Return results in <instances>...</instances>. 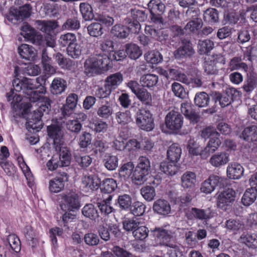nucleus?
Returning <instances> with one entry per match:
<instances>
[{"mask_svg": "<svg viewBox=\"0 0 257 257\" xmlns=\"http://www.w3.org/2000/svg\"><path fill=\"white\" fill-rule=\"evenodd\" d=\"M12 106L17 115H24L28 114L31 109H33V113L29 115V117H29L27 127L32 129L40 128L36 124L41 123L40 119L43 115L42 112L37 111V109H34V106L30 103L25 102L20 95L15 94L13 96Z\"/></svg>", "mask_w": 257, "mask_h": 257, "instance_id": "nucleus-1", "label": "nucleus"}, {"mask_svg": "<svg viewBox=\"0 0 257 257\" xmlns=\"http://www.w3.org/2000/svg\"><path fill=\"white\" fill-rule=\"evenodd\" d=\"M34 80L27 78H24L22 80L16 79L13 82V86L16 91H22L23 93L26 95L25 97L29 99L31 102L38 103L44 97L42 94L46 93V88L42 86L40 91L33 90L38 88Z\"/></svg>", "mask_w": 257, "mask_h": 257, "instance_id": "nucleus-2", "label": "nucleus"}, {"mask_svg": "<svg viewBox=\"0 0 257 257\" xmlns=\"http://www.w3.org/2000/svg\"><path fill=\"white\" fill-rule=\"evenodd\" d=\"M136 122L140 128L148 132L153 130L155 126L152 114L150 111L144 109L138 111Z\"/></svg>", "mask_w": 257, "mask_h": 257, "instance_id": "nucleus-3", "label": "nucleus"}, {"mask_svg": "<svg viewBox=\"0 0 257 257\" xmlns=\"http://www.w3.org/2000/svg\"><path fill=\"white\" fill-rule=\"evenodd\" d=\"M21 34L26 41L30 42L36 45L44 44L43 37L28 24H24L21 28Z\"/></svg>", "mask_w": 257, "mask_h": 257, "instance_id": "nucleus-4", "label": "nucleus"}, {"mask_svg": "<svg viewBox=\"0 0 257 257\" xmlns=\"http://www.w3.org/2000/svg\"><path fill=\"white\" fill-rule=\"evenodd\" d=\"M183 116L179 112L173 109L165 117L166 126L171 131H178L183 125Z\"/></svg>", "mask_w": 257, "mask_h": 257, "instance_id": "nucleus-5", "label": "nucleus"}, {"mask_svg": "<svg viewBox=\"0 0 257 257\" xmlns=\"http://www.w3.org/2000/svg\"><path fill=\"white\" fill-rule=\"evenodd\" d=\"M80 206L78 195L70 192L63 195L60 207L62 210L74 211Z\"/></svg>", "mask_w": 257, "mask_h": 257, "instance_id": "nucleus-6", "label": "nucleus"}, {"mask_svg": "<svg viewBox=\"0 0 257 257\" xmlns=\"http://www.w3.org/2000/svg\"><path fill=\"white\" fill-rule=\"evenodd\" d=\"M224 178L218 175H212L203 182L200 190L206 194L211 193L217 186L223 184Z\"/></svg>", "mask_w": 257, "mask_h": 257, "instance_id": "nucleus-7", "label": "nucleus"}, {"mask_svg": "<svg viewBox=\"0 0 257 257\" xmlns=\"http://www.w3.org/2000/svg\"><path fill=\"white\" fill-rule=\"evenodd\" d=\"M235 193L232 189H227L220 192L217 196V206L225 209L226 207L230 206L235 200Z\"/></svg>", "mask_w": 257, "mask_h": 257, "instance_id": "nucleus-8", "label": "nucleus"}, {"mask_svg": "<svg viewBox=\"0 0 257 257\" xmlns=\"http://www.w3.org/2000/svg\"><path fill=\"white\" fill-rule=\"evenodd\" d=\"M185 213L187 218L190 220H206L212 217V212L209 209H202L192 207L186 210Z\"/></svg>", "mask_w": 257, "mask_h": 257, "instance_id": "nucleus-9", "label": "nucleus"}, {"mask_svg": "<svg viewBox=\"0 0 257 257\" xmlns=\"http://www.w3.org/2000/svg\"><path fill=\"white\" fill-rule=\"evenodd\" d=\"M68 175L65 172L59 173L49 181V189L52 193H58L63 190L65 183L68 181Z\"/></svg>", "mask_w": 257, "mask_h": 257, "instance_id": "nucleus-10", "label": "nucleus"}, {"mask_svg": "<svg viewBox=\"0 0 257 257\" xmlns=\"http://www.w3.org/2000/svg\"><path fill=\"white\" fill-rule=\"evenodd\" d=\"M241 138L248 142L251 143L250 145L252 150L257 152V125H252L245 127L241 134Z\"/></svg>", "mask_w": 257, "mask_h": 257, "instance_id": "nucleus-11", "label": "nucleus"}, {"mask_svg": "<svg viewBox=\"0 0 257 257\" xmlns=\"http://www.w3.org/2000/svg\"><path fill=\"white\" fill-rule=\"evenodd\" d=\"M55 151L58 153L59 159L62 166H68L70 164L71 155L69 149L64 142L54 146Z\"/></svg>", "mask_w": 257, "mask_h": 257, "instance_id": "nucleus-12", "label": "nucleus"}, {"mask_svg": "<svg viewBox=\"0 0 257 257\" xmlns=\"http://www.w3.org/2000/svg\"><path fill=\"white\" fill-rule=\"evenodd\" d=\"M153 210L154 212L159 215L166 216L170 213L171 208L169 202L167 200L159 199L154 202Z\"/></svg>", "mask_w": 257, "mask_h": 257, "instance_id": "nucleus-13", "label": "nucleus"}, {"mask_svg": "<svg viewBox=\"0 0 257 257\" xmlns=\"http://www.w3.org/2000/svg\"><path fill=\"white\" fill-rule=\"evenodd\" d=\"M93 56L97 63L96 64L98 66V68L100 74L104 73L109 69L110 67L109 65L110 61L107 54L96 52V53L93 54Z\"/></svg>", "mask_w": 257, "mask_h": 257, "instance_id": "nucleus-14", "label": "nucleus"}, {"mask_svg": "<svg viewBox=\"0 0 257 257\" xmlns=\"http://www.w3.org/2000/svg\"><path fill=\"white\" fill-rule=\"evenodd\" d=\"M18 52L20 57L26 60L33 61L37 56L35 49L32 46L26 44L20 45L18 47Z\"/></svg>", "mask_w": 257, "mask_h": 257, "instance_id": "nucleus-15", "label": "nucleus"}, {"mask_svg": "<svg viewBox=\"0 0 257 257\" xmlns=\"http://www.w3.org/2000/svg\"><path fill=\"white\" fill-rule=\"evenodd\" d=\"M82 184L87 191H93L99 188L101 181L100 179L95 175H88L82 178Z\"/></svg>", "mask_w": 257, "mask_h": 257, "instance_id": "nucleus-16", "label": "nucleus"}, {"mask_svg": "<svg viewBox=\"0 0 257 257\" xmlns=\"http://www.w3.org/2000/svg\"><path fill=\"white\" fill-rule=\"evenodd\" d=\"M229 160V155L222 152L212 155L210 158L209 163L213 167L218 168L226 164Z\"/></svg>", "mask_w": 257, "mask_h": 257, "instance_id": "nucleus-17", "label": "nucleus"}, {"mask_svg": "<svg viewBox=\"0 0 257 257\" xmlns=\"http://www.w3.org/2000/svg\"><path fill=\"white\" fill-rule=\"evenodd\" d=\"M49 136L53 139L54 146H56L63 142V133L60 127L57 125H52L47 128Z\"/></svg>", "mask_w": 257, "mask_h": 257, "instance_id": "nucleus-18", "label": "nucleus"}, {"mask_svg": "<svg viewBox=\"0 0 257 257\" xmlns=\"http://www.w3.org/2000/svg\"><path fill=\"white\" fill-rule=\"evenodd\" d=\"M67 88L66 81L60 77L55 78L50 85V90L53 95L61 94Z\"/></svg>", "mask_w": 257, "mask_h": 257, "instance_id": "nucleus-19", "label": "nucleus"}, {"mask_svg": "<svg viewBox=\"0 0 257 257\" xmlns=\"http://www.w3.org/2000/svg\"><path fill=\"white\" fill-rule=\"evenodd\" d=\"M96 63L93 55L86 59L84 63V72L90 76L100 74Z\"/></svg>", "mask_w": 257, "mask_h": 257, "instance_id": "nucleus-20", "label": "nucleus"}, {"mask_svg": "<svg viewBox=\"0 0 257 257\" xmlns=\"http://www.w3.org/2000/svg\"><path fill=\"white\" fill-rule=\"evenodd\" d=\"M227 177L231 179H238L243 175V168L238 163H232L228 165L226 170Z\"/></svg>", "mask_w": 257, "mask_h": 257, "instance_id": "nucleus-21", "label": "nucleus"}, {"mask_svg": "<svg viewBox=\"0 0 257 257\" xmlns=\"http://www.w3.org/2000/svg\"><path fill=\"white\" fill-rule=\"evenodd\" d=\"M85 50L84 43L82 41H76L67 48L68 55L72 58H78Z\"/></svg>", "mask_w": 257, "mask_h": 257, "instance_id": "nucleus-22", "label": "nucleus"}, {"mask_svg": "<svg viewBox=\"0 0 257 257\" xmlns=\"http://www.w3.org/2000/svg\"><path fill=\"white\" fill-rule=\"evenodd\" d=\"M196 182V175L192 172H185L181 178V185L184 189L193 188Z\"/></svg>", "mask_w": 257, "mask_h": 257, "instance_id": "nucleus-23", "label": "nucleus"}, {"mask_svg": "<svg viewBox=\"0 0 257 257\" xmlns=\"http://www.w3.org/2000/svg\"><path fill=\"white\" fill-rule=\"evenodd\" d=\"M148 7L153 17L163 14L165 10V5L160 0H151Z\"/></svg>", "mask_w": 257, "mask_h": 257, "instance_id": "nucleus-24", "label": "nucleus"}, {"mask_svg": "<svg viewBox=\"0 0 257 257\" xmlns=\"http://www.w3.org/2000/svg\"><path fill=\"white\" fill-rule=\"evenodd\" d=\"M122 81V74L120 72H117L107 76L104 83L112 90L116 88Z\"/></svg>", "mask_w": 257, "mask_h": 257, "instance_id": "nucleus-25", "label": "nucleus"}, {"mask_svg": "<svg viewBox=\"0 0 257 257\" xmlns=\"http://www.w3.org/2000/svg\"><path fill=\"white\" fill-rule=\"evenodd\" d=\"M220 144L221 141L218 136L212 137L204 148L202 155L207 156V158L210 154L214 153L218 149Z\"/></svg>", "mask_w": 257, "mask_h": 257, "instance_id": "nucleus-26", "label": "nucleus"}, {"mask_svg": "<svg viewBox=\"0 0 257 257\" xmlns=\"http://www.w3.org/2000/svg\"><path fill=\"white\" fill-rule=\"evenodd\" d=\"M158 82V77L156 75L148 74L141 76L140 83L143 87L149 88L155 86Z\"/></svg>", "mask_w": 257, "mask_h": 257, "instance_id": "nucleus-27", "label": "nucleus"}, {"mask_svg": "<svg viewBox=\"0 0 257 257\" xmlns=\"http://www.w3.org/2000/svg\"><path fill=\"white\" fill-rule=\"evenodd\" d=\"M161 171L169 175H175L179 170L178 166L175 162H164L160 164Z\"/></svg>", "mask_w": 257, "mask_h": 257, "instance_id": "nucleus-28", "label": "nucleus"}, {"mask_svg": "<svg viewBox=\"0 0 257 257\" xmlns=\"http://www.w3.org/2000/svg\"><path fill=\"white\" fill-rule=\"evenodd\" d=\"M182 150L177 144L171 145L167 151L168 159L172 162H177L180 158Z\"/></svg>", "mask_w": 257, "mask_h": 257, "instance_id": "nucleus-29", "label": "nucleus"}, {"mask_svg": "<svg viewBox=\"0 0 257 257\" xmlns=\"http://www.w3.org/2000/svg\"><path fill=\"white\" fill-rule=\"evenodd\" d=\"M257 197V190L254 188L247 189L242 197L241 201L245 206H249L255 200Z\"/></svg>", "mask_w": 257, "mask_h": 257, "instance_id": "nucleus-30", "label": "nucleus"}, {"mask_svg": "<svg viewBox=\"0 0 257 257\" xmlns=\"http://www.w3.org/2000/svg\"><path fill=\"white\" fill-rule=\"evenodd\" d=\"M187 149L189 154L192 156L200 155L202 158L206 159L207 156L202 155L203 150L200 148V146L196 143L194 139H190L188 141Z\"/></svg>", "mask_w": 257, "mask_h": 257, "instance_id": "nucleus-31", "label": "nucleus"}, {"mask_svg": "<svg viewBox=\"0 0 257 257\" xmlns=\"http://www.w3.org/2000/svg\"><path fill=\"white\" fill-rule=\"evenodd\" d=\"M37 29L48 33L56 28L55 23L51 21L36 20L34 22Z\"/></svg>", "mask_w": 257, "mask_h": 257, "instance_id": "nucleus-32", "label": "nucleus"}, {"mask_svg": "<svg viewBox=\"0 0 257 257\" xmlns=\"http://www.w3.org/2000/svg\"><path fill=\"white\" fill-rule=\"evenodd\" d=\"M83 215L92 220H95L99 217L96 208L92 204H86L82 209Z\"/></svg>", "mask_w": 257, "mask_h": 257, "instance_id": "nucleus-33", "label": "nucleus"}, {"mask_svg": "<svg viewBox=\"0 0 257 257\" xmlns=\"http://www.w3.org/2000/svg\"><path fill=\"white\" fill-rule=\"evenodd\" d=\"M134 165L131 162H127L121 166L119 170V176L123 180L128 179L134 171Z\"/></svg>", "mask_w": 257, "mask_h": 257, "instance_id": "nucleus-34", "label": "nucleus"}, {"mask_svg": "<svg viewBox=\"0 0 257 257\" xmlns=\"http://www.w3.org/2000/svg\"><path fill=\"white\" fill-rule=\"evenodd\" d=\"M113 113V110L112 105L107 102L104 104H101L98 107L97 110V115L101 118L107 119L109 118Z\"/></svg>", "mask_w": 257, "mask_h": 257, "instance_id": "nucleus-35", "label": "nucleus"}, {"mask_svg": "<svg viewBox=\"0 0 257 257\" xmlns=\"http://www.w3.org/2000/svg\"><path fill=\"white\" fill-rule=\"evenodd\" d=\"M15 155L19 167L21 169L27 179L29 180L30 181L32 180V174L30 171L29 167L26 164L23 156L18 153H15Z\"/></svg>", "mask_w": 257, "mask_h": 257, "instance_id": "nucleus-36", "label": "nucleus"}, {"mask_svg": "<svg viewBox=\"0 0 257 257\" xmlns=\"http://www.w3.org/2000/svg\"><path fill=\"white\" fill-rule=\"evenodd\" d=\"M241 241L248 247L252 249L257 248V234L255 233H247L242 234L240 237Z\"/></svg>", "mask_w": 257, "mask_h": 257, "instance_id": "nucleus-37", "label": "nucleus"}, {"mask_svg": "<svg viewBox=\"0 0 257 257\" xmlns=\"http://www.w3.org/2000/svg\"><path fill=\"white\" fill-rule=\"evenodd\" d=\"M194 53L192 46L189 44H185L180 47L175 52V56L176 58H181L185 57L190 56Z\"/></svg>", "mask_w": 257, "mask_h": 257, "instance_id": "nucleus-38", "label": "nucleus"}, {"mask_svg": "<svg viewBox=\"0 0 257 257\" xmlns=\"http://www.w3.org/2000/svg\"><path fill=\"white\" fill-rule=\"evenodd\" d=\"M202 26V22L201 19L198 18H193L189 21L184 27V30L187 33H195Z\"/></svg>", "mask_w": 257, "mask_h": 257, "instance_id": "nucleus-39", "label": "nucleus"}, {"mask_svg": "<svg viewBox=\"0 0 257 257\" xmlns=\"http://www.w3.org/2000/svg\"><path fill=\"white\" fill-rule=\"evenodd\" d=\"M118 158L116 156L106 154L104 156L103 163L107 170L112 171L118 167Z\"/></svg>", "mask_w": 257, "mask_h": 257, "instance_id": "nucleus-40", "label": "nucleus"}, {"mask_svg": "<svg viewBox=\"0 0 257 257\" xmlns=\"http://www.w3.org/2000/svg\"><path fill=\"white\" fill-rule=\"evenodd\" d=\"M214 47V43L210 40H200L198 44V52L203 55L208 53Z\"/></svg>", "mask_w": 257, "mask_h": 257, "instance_id": "nucleus-41", "label": "nucleus"}, {"mask_svg": "<svg viewBox=\"0 0 257 257\" xmlns=\"http://www.w3.org/2000/svg\"><path fill=\"white\" fill-rule=\"evenodd\" d=\"M111 33L117 38L124 39L128 35V29L123 25H115L112 28Z\"/></svg>", "mask_w": 257, "mask_h": 257, "instance_id": "nucleus-42", "label": "nucleus"}, {"mask_svg": "<svg viewBox=\"0 0 257 257\" xmlns=\"http://www.w3.org/2000/svg\"><path fill=\"white\" fill-rule=\"evenodd\" d=\"M123 228L127 232H133L136 229L138 225H140V222L136 217L132 218H126L122 222Z\"/></svg>", "mask_w": 257, "mask_h": 257, "instance_id": "nucleus-43", "label": "nucleus"}, {"mask_svg": "<svg viewBox=\"0 0 257 257\" xmlns=\"http://www.w3.org/2000/svg\"><path fill=\"white\" fill-rule=\"evenodd\" d=\"M117 187L116 181L112 178L104 180L101 186V190L105 193H110L113 192Z\"/></svg>", "mask_w": 257, "mask_h": 257, "instance_id": "nucleus-44", "label": "nucleus"}, {"mask_svg": "<svg viewBox=\"0 0 257 257\" xmlns=\"http://www.w3.org/2000/svg\"><path fill=\"white\" fill-rule=\"evenodd\" d=\"M80 11L83 19L89 21L93 18L94 15L91 6L87 3H81L79 6Z\"/></svg>", "mask_w": 257, "mask_h": 257, "instance_id": "nucleus-45", "label": "nucleus"}, {"mask_svg": "<svg viewBox=\"0 0 257 257\" xmlns=\"http://www.w3.org/2000/svg\"><path fill=\"white\" fill-rule=\"evenodd\" d=\"M225 227L228 230L236 231L242 229L244 228V223L239 219H230L226 221Z\"/></svg>", "mask_w": 257, "mask_h": 257, "instance_id": "nucleus-46", "label": "nucleus"}, {"mask_svg": "<svg viewBox=\"0 0 257 257\" xmlns=\"http://www.w3.org/2000/svg\"><path fill=\"white\" fill-rule=\"evenodd\" d=\"M209 101V97L208 95L204 92L197 93L194 98L195 104L200 107L207 106Z\"/></svg>", "mask_w": 257, "mask_h": 257, "instance_id": "nucleus-47", "label": "nucleus"}, {"mask_svg": "<svg viewBox=\"0 0 257 257\" xmlns=\"http://www.w3.org/2000/svg\"><path fill=\"white\" fill-rule=\"evenodd\" d=\"M135 95L142 102L148 105L152 104V95L146 89L141 88Z\"/></svg>", "mask_w": 257, "mask_h": 257, "instance_id": "nucleus-48", "label": "nucleus"}, {"mask_svg": "<svg viewBox=\"0 0 257 257\" xmlns=\"http://www.w3.org/2000/svg\"><path fill=\"white\" fill-rule=\"evenodd\" d=\"M125 51L128 57L132 59H137L142 55L139 47L134 44L127 45Z\"/></svg>", "mask_w": 257, "mask_h": 257, "instance_id": "nucleus-49", "label": "nucleus"}, {"mask_svg": "<svg viewBox=\"0 0 257 257\" xmlns=\"http://www.w3.org/2000/svg\"><path fill=\"white\" fill-rule=\"evenodd\" d=\"M112 200V196L109 195L108 198L99 202L97 204L100 211L105 214H108L112 212L113 208L110 205V201Z\"/></svg>", "mask_w": 257, "mask_h": 257, "instance_id": "nucleus-50", "label": "nucleus"}, {"mask_svg": "<svg viewBox=\"0 0 257 257\" xmlns=\"http://www.w3.org/2000/svg\"><path fill=\"white\" fill-rule=\"evenodd\" d=\"M77 40L75 35L70 33L62 35L59 40V43L63 47L67 45L69 46L70 45L73 44Z\"/></svg>", "mask_w": 257, "mask_h": 257, "instance_id": "nucleus-51", "label": "nucleus"}, {"mask_svg": "<svg viewBox=\"0 0 257 257\" xmlns=\"http://www.w3.org/2000/svg\"><path fill=\"white\" fill-rule=\"evenodd\" d=\"M146 60L152 64H157L162 60V56L157 51H153L146 53L144 55Z\"/></svg>", "mask_w": 257, "mask_h": 257, "instance_id": "nucleus-52", "label": "nucleus"}, {"mask_svg": "<svg viewBox=\"0 0 257 257\" xmlns=\"http://www.w3.org/2000/svg\"><path fill=\"white\" fill-rule=\"evenodd\" d=\"M115 118L118 123L122 125L128 123L132 120L131 112L128 110L117 112L116 113Z\"/></svg>", "mask_w": 257, "mask_h": 257, "instance_id": "nucleus-53", "label": "nucleus"}, {"mask_svg": "<svg viewBox=\"0 0 257 257\" xmlns=\"http://www.w3.org/2000/svg\"><path fill=\"white\" fill-rule=\"evenodd\" d=\"M87 31L91 36L97 37L103 34V27L100 23H93L88 26Z\"/></svg>", "mask_w": 257, "mask_h": 257, "instance_id": "nucleus-54", "label": "nucleus"}, {"mask_svg": "<svg viewBox=\"0 0 257 257\" xmlns=\"http://www.w3.org/2000/svg\"><path fill=\"white\" fill-rule=\"evenodd\" d=\"M149 172L143 171L141 168L136 167L134 171V173L132 179L134 181H137V183H141L147 180L146 176L148 175Z\"/></svg>", "mask_w": 257, "mask_h": 257, "instance_id": "nucleus-55", "label": "nucleus"}, {"mask_svg": "<svg viewBox=\"0 0 257 257\" xmlns=\"http://www.w3.org/2000/svg\"><path fill=\"white\" fill-rule=\"evenodd\" d=\"M141 193L144 198L148 201H152L156 196L154 187L150 186L143 187L141 190Z\"/></svg>", "mask_w": 257, "mask_h": 257, "instance_id": "nucleus-56", "label": "nucleus"}, {"mask_svg": "<svg viewBox=\"0 0 257 257\" xmlns=\"http://www.w3.org/2000/svg\"><path fill=\"white\" fill-rule=\"evenodd\" d=\"M90 127L96 132L104 133L108 128V124L101 119H98L91 122Z\"/></svg>", "mask_w": 257, "mask_h": 257, "instance_id": "nucleus-57", "label": "nucleus"}, {"mask_svg": "<svg viewBox=\"0 0 257 257\" xmlns=\"http://www.w3.org/2000/svg\"><path fill=\"white\" fill-rule=\"evenodd\" d=\"M214 99L215 102L218 101L220 106L222 107H225L230 104L232 100V96L227 93L220 94L216 93Z\"/></svg>", "mask_w": 257, "mask_h": 257, "instance_id": "nucleus-58", "label": "nucleus"}, {"mask_svg": "<svg viewBox=\"0 0 257 257\" xmlns=\"http://www.w3.org/2000/svg\"><path fill=\"white\" fill-rule=\"evenodd\" d=\"M148 229L140 223V225H138L133 234L136 239L143 240L148 236Z\"/></svg>", "mask_w": 257, "mask_h": 257, "instance_id": "nucleus-59", "label": "nucleus"}, {"mask_svg": "<svg viewBox=\"0 0 257 257\" xmlns=\"http://www.w3.org/2000/svg\"><path fill=\"white\" fill-rule=\"evenodd\" d=\"M181 110L183 114L195 122H197L198 116L192 112L190 105L188 103H184L181 104Z\"/></svg>", "mask_w": 257, "mask_h": 257, "instance_id": "nucleus-60", "label": "nucleus"}, {"mask_svg": "<svg viewBox=\"0 0 257 257\" xmlns=\"http://www.w3.org/2000/svg\"><path fill=\"white\" fill-rule=\"evenodd\" d=\"M241 59L240 57H234L232 58L229 65V68L230 70H237L242 69L246 71L247 69L246 64L243 62H241Z\"/></svg>", "mask_w": 257, "mask_h": 257, "instance_id": "nucleus-61", "label": "nucleus"}, {"mask_svg": "<svg viewBox=\"0 0 257 257\" xmlns=\"http://www.w3.org/2000/svg\"><path fill=\"white\" fill-rule=\"evenodd\" d=\"M218 15L215 9L210 8L204 13V21L208 23H214L217 21Z\"/></svg>", "mask_w": 257, "mask_h": 257, "instance_id": "nucleus-62", "label": "nucleus"}, {"mask_svg": "<svg viewBox=\"0 0 257 257\" xmlns=\"http://www.w3.org/2000/svg\"><path fill=\"white\" fill-rule=\"evenodd\" d=\"M8 242L9 246L16 252L21 250V244L19 238L15 234H10L8 237Z\"/></svg>", "mask_w": 257, "mask_h": 257, "instance_id": "nucleus-63", "label": "nucleus"}, {"mask_svg": "<svg viewBox=\"0 0 257 257\" xmlns=\"http://www.w3.org/2000/svg\"><path fill=\"white\" fill-rule=\"evenodd\" d=\"M46 166L49 170L54 171L59 167H63L59 159L58 154L53 155L51 158L47 162Z\"/></svg>", "mask_w": 257, "mask_h": 257, "instance_id": "nucleus-64", "label": "nucleus"}]
</instances>
